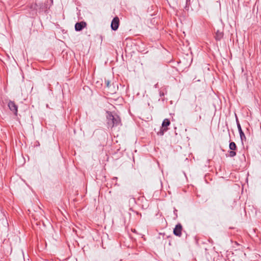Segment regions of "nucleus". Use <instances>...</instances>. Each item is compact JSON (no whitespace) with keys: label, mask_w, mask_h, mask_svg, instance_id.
I'll list each match as a JSON object with an SVG mask.
<instances>
[{"label":"nucleus","mask_w":261,"mask_h":261,"mask_svg":"<svg viewBox=\"0 0 261 261\" xmlns=\"http://www.w3.org/2000/svg\"><path fill=\"white\" fill-rule=\"evenodd\" d=\"M106 118L108 128H112L122 125L121 119L117 114H113L112 112L107 111Z\"/></svg>","instance_id":"obj_1"},{"label":"nucleus","mask_w":261,"mask_h":261,"mask_svg":"<svg viewBox=\"0 0 261 261\" xmlns=\"http://www.w3.org/2000/svg\"><path fill=\"white\" fill-rule=\"evenodd\" d=\"M170 124V121L168 119H165L162 124V128L160 130L158 133V134L160 136H163L165 132L168 130L167 127Z\"/></svg>","instance_id":"obj_2"},{"label":"nucleus","mask_w":261,"mask_h":261,"mask_svg":"<svg viewBox=\"0 0 261 261\" xmlns=\"http://www.w3.org/2000/svg\"><path fill=\"white\" fill-rule=\"evenodd\" d=\"M8 106L10 110L16 116H17L18 114V106L15 102L14 101L10 100L8 102Z\"/></svg>","instance_id":"obj_3"},{"label":"nucleus","mask_w":261,"mask_h":261,"mask_svg":"<svg viewBox=\"0 0 261 261\" xmlns=\"http://www.w3.org/2000/svg\"><path fill=\"white\" fill-rule=\"evenodd\" d=\"M119 25V19L118 17H114L111 24V27L112 30L116 31Z\"/></svg>","instance_id":"obj_4"},{"label":"nucleus","mask_w":261,"mask_h":261,"mask_svg":"<svg viewBox=\"0 0 261 261\" xmlns=\"http://www.w3.org/2000/svg\"><path fill=\"white\" fill-rule=\"evenodd\" d=\"M182 229V225L180 223L176 225L173 230V233L175 236L180 237L181 236V231Z\"/></svg>","instance_id":"obj_5"},{"label":"nucleus","mask_w":261,"mask_h":261,"mask_svg":"<svg viewBox=\"0 0 261 261\" xmlns=\"http://www.w3.org/2000/svg\"><path fill=\"white\" fill-rule=\"evenodd\" d=\"M87 25V23L85 21H81L77 22L75 24V30L76 31H81Z\"/></svg>","instance_id":"obj_6"},{"label":"nucleus","mask_w":261,"mask_h":261,"mask_svg":"<svg viewBox=\"0 0 261 261\" xmlns=\"http://www.w3.org/2000/svg\"><path fill=\"white\" fill-rule=\"evenodd\" d=\"M223 30H218L215 33V38L217 41H220L223 38Z\"/></svg>","instance_id":"obj_7"},{"label":"nucleus","mask_w":261,"mask_h":261,"mask_svg":"<svg viewBox=\"0 0 261 261\" xmlns=\"http://www.w3.org/2000/svg\"><path fill=\"white\" fill-rule=\"evenodd\" d=\"M238 128L239 134H240L241 140L243 143L244 141H246V138L245 137V135L244 132H243L242 129L241 124L238 125Z\"/></svg>","instance_id":"obj_8"},{"label":"nucleus","mask_w":261,"mask_h":261,"mask_svg":"<svg viewBox=\"0 0 261 261\" xmlns=\"http://www.w3.org/2000/svg\"><path fill=\"white\" fill-rule=\"evenodd\" d=\"M229 148L231 150H235L237 149V145L236 143L233 142H231L229 145Z\"/></svg>","instance_id":"obj_9"},{"label":"nucleus","mask_w":261,"mask_h":261,"mask_svg":"<svg viewBox=\"0 0 261 261\" xmlns=\"http://www.w3.org/2000/svg\"><path fill=\"white\" fill-rule=\"evenodd\" d=\"M236 152L234 151V150H230L229 152V156L231 158H232V157H234V156L236 155Z\"/></svg>","instance_id":"obj_10"},{"label":"nucleus","mask_w":261,"mask_h":261,"mask_svg":"<svg viewBox=\"0 0 261 261\" xmlns=\"http://www.w3.org/2000/svg\"><path fill=\"white\" fill-rule=\"evenodd\" d=\"M190 4V0H186V6L185 7V9L186 10H188L189 9V6Z\"/></svg>","instance_id":"obj_11"},{"label":"nucleus","mask_w":261,"mask_h":261,"mask_svg":"<svg viewBox=\"0 0 261 261\" xmlns=\"http://www.w3.org/2000/svg\"><path fill=\"white\" fill-rule=\"evenodd\" d=\"M174 214L175 215V218H176L177 217V210L174 209Z\"/></svg>","instance_id":"obj_12"},{"label":"nucleus","mask_w":261,"mask_h":261,"mask_svg":"<svg viewBox=\"0 0 261 261\" xmlns=\"http://www.w3.org/2000/svg\"><path fill=\"white\" fill-rule=\"evenodd\" d=\"M159 94H160V96L161 97L164 96V95H165V94H164V92H163V91H161V90H160V92H159Z\"/></svg>","instance_id":"obj_13"},{"label":"nucleus","mask_w":261,"mask_h":261,"mask_svg":"<svg viewBox=\"0 0 261 261\" xmlns=\"http://www.w3.org/2000/svg\"><path fill=\"white\" fill-rule=\"evenodd\" d=\"M105 84H106L107 87H109V85H110V81H109L105 80Z\"/></svg>","instance_id":"obj_14"},{"label":"nucleus","mask_w":261,"mask_h":261,"mask_svg":"<svg viewBox=\"0 0 261 261\" xmlns=\"http://www.w3.org/2000/svg\"><path fill=\"white\" fill-rule=\"evenodd\" d=\"M236 122H237V127H238V125L240 124V123L239 120L237 116H236Z\"/></svg>","instance_id":"obj_15"},{"label":"nucleus","mask_w":261,"mask_h":261,"mask_svg":"<svg viewBox=\"0 0 261 261\" xmlns=\"http://www.w3.org/2000/svg\"><path fill=\"white\" fill-rule=\"evenodd\" d=\"M235 244L237 245H239V244L237 242H235Z\"/></svg>","instance_id":"obj_16"},{"label":"nucleus","mask_w":261,"mask_h":261,"mask_svg":"<svg viewBox=\"0 0 261 261\" xmlns=\"http://www.w3.org/2000/svg\"><path fill=\"white\" fill-rule=\"evenodd\" d=\"M156 86H157V84H155V87H156Z\"/></svg>","instance_id":"obj_17"}]
</instances>
